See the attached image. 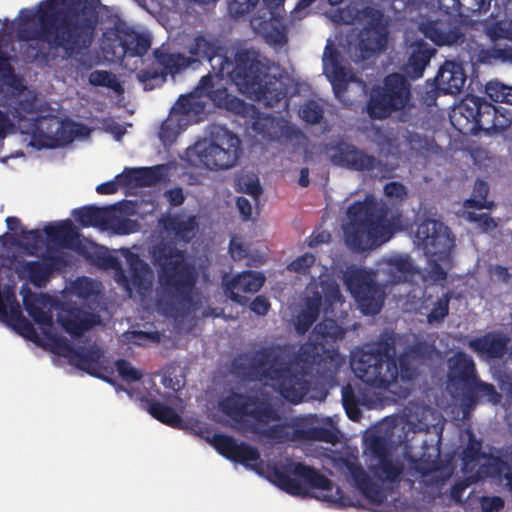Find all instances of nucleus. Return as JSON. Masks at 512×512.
Masks as SVG:
<instances>
[{
	"label": "nucleus",
	"instance_id": "f257e3e1",
	"mask_svg": "<svg viewBox=\"0 0 512 512\" xmlns=\"http://www.w3.org/2000/svg\"><path fill=\"white\" fill-rule=\"evenodd\" d=\"M94 2L99 0H44L38 5L37 27L29 29L27 16L19 23L16 31L20 41L36 40L45 44L44 50L38 45L27 44L23 56L28 62L49 61L56 57L76 62L77 66L91 69L93 63L89 50L95 40L99 13Z\"/></svg>",
	"mask_w": 512,
	"mask_h": 512
},
{
	"label": "nucleus",
	"instance_id": "f03ea898",
	"mask_svg": "<svg viewBox=\"0 0 512 512\" xmlns=\"http://www.w3.org/2000/svg\"><path fill=\"white\" fill-rule=\"evenodd\" d=\"M156 419L171 428L184 430L204 439L225 459L241 464L259 475L263 474V461L258 448L221 433L220 428L228 427L242 437L270 444L321 441L334 445L339 441V431L335 428L296 425L290 429L287 424L271 425L269 423V420H281L282 418Z\"/></svg>",
	"mask_w": 512,
	"mask_h": 512
},
{
	"label": "nucleus",
	"instance_id": "7ed1b4c3",
	"mask_svg": "<svg viewBox=\"0 0 512 512\" xmlns=\"http://www.w3.org/2000/svg\"><path fill=\"white\" fill-rule=\"evenodd\" d=\"M347 216L349 221L344 226L345 242L356 252L376 249L404 230L402 212L372 195L351 204Z\"/></svg>",
	"mask_w": 512,
	"mask_h": 512
},
{
	"label": "nucleus",
	"instance_id": "20e7f679",
	"mask_svg": "<svg viewBox=\"0 0 512 512\" xmlns=\"http://www.w3.org/2000/svg\"><path fill=\"white\" fill-rule=\"evenodd\" d=\"M190 56L179 52H170L162 45L152 52V59L136 73L137 80L143 84L144 90H153L162 86L168 75H176L188 67L206 60L217 75L232 66L226 48L216 38L197 35L188 47Z\"/></svg>",
	"mask_w": 512,
	"mask_h": 512
},
{
	"label": "nucleus",
	"instance_id": "39448f33",
	"mask_svg": "<svg viewBox=\"0 0 512 512\" xmlns=\"http://www.w3.org/2000/svg\"><path fill=\"white\" fill-rule=\"evenodd\" d=\"M232 370L244 380L273 382L282 397L295 404L300 403L310 390L306 370H294L275 347L261 348L249 358L238 355L232 361Z\"/></svg>",
	"mask_w": 512,
	"mask_h": 512
},
{
	"label": "nucleus",
	"instance_id": "423d86ee",
	"mask_svg": "<svg viewBox=\"0 0 512 512\" xmlns=\"http://www.w3.org/2000/svg\"><path fill=\"white\" fill-rule=\"evenodd\" d=\"M152 262L168 308L176 313L190 311L197 274L194 265L187 260L186 251L172 242H161L152 249Z\"/></svg>",
	"mask_w": 512,
	"mask_h": 512
},
{
	"label": "nucleus",
	"instance_id": "0eeeda50",
	"mask_svg": "<svg viewBox=\"0 0 512 512\" xmlns=\"http://www.w3.org/2000/svg\"><path fill=\"white\" fill-rule=\"evenodd\" d=\"M258 51L242 48L235 52L232 66L219 76H227L239 90L251 95L265 106L278 105L287 94L283 81L270 74V67Z\"/></svg>",
	"mask_w": 512,
	"mask_h": 512
},
{
	"label": "nucleus",
	"instance_id": "6e6552de",
	"mask_svg": "<svg viewBox=\"0 0 512 512\" xmlns=\"http://www.w3.org/2000/svg\"><path fill=\"white\" fill-rule=\"evenodd\" d=\"M267 473L271 483L292 496L306 497L308 488L319 489L325 492L324 500L337 507L351 504L338 486H334L329 478L305 463L287 459L286 462L268 464Z\"/></svg>",
	"mask_w": 512,
	"mask_h": 512
},
{
	"label": "nucleus",
	"instance_id": "1a4fd4ad",
	"mask_svg": "<svg viewBox=\"0 0 512 512\" xmlns=\"http://www.w3.org/2000/svg\"><path fill=\"white\" fill-rule=\"evenodd\" d=\"M375 346V349L358 348L353 351L350 366L355 376L365 384L387 389L399 376L396 334L392 330H384Z\"/></svg>",
	"mask_w": 512,
	"mask_h": 512
},
{
	"label": "nucleus",
	"instance_id": "9d476101",
	"mask_svg": "<svg viewBox=\"0 0 512 512\" xmlns=\"http://www.w3.org/2000/svg\"><path fill=\"white\" fill-rule=\"evenodd\" d=\"M344 334L343 328L334 319L326 318L319 322L312 331V340L300 346L296 355L297 363L303 365L307 374L315 369L326 381L333 380L343 362L336 342Z\"/></svg>",
	"mask_w": 512,
	"mask_h": 512
},
{
	"label": "nucleus",
	"instance_id": "9b49d317",
	"mask_svg": "<svg viewBox=\"0 0 512 512\" xmlns=\"http://www.w3.org/2000/svg\"><path fill=\"white\" fill-rule=\"evenodd\" d=\"M423 32L437 46H461L462 51L458 54L461 62L476 66L492 64L493 60L501 59L498 49H488L473 39L467 40L465 25L456 16L447 15L427 22Z\"/></svg>",
	"mask_w": 512,
	"mask_h": 512
},
{
	"label": "nucleus",
	"instance_id": "f8f14e48",
	"mask_svg": "<svg viewBox=\"0 0 512 512\" xmlns=\"http://www.w3.org/2000/svg\"><path fill=\"white\" fill-rule=\"evenodd\" d=\"M242 142L238 135L224 126H216L209 139L197 141L187 148L186 159L195 167L211 171L234 167L242 155Z\"/></svg>",
	"mask_w": 512,
	"mask_h": 512
},
{
	"label": "nucleus",
	"instance_id": "ddd939ff",
	"mask_svg": "<svg viewBox=\"0 0 512 512\" xmlns=\"http://www.w3.org/2000/svg\"><path fill=\"white\" fill-rule=\"evenodd\" d=\"M451 122L462 134L492 135L511 126V119L493 104L477 96H466L451 115Z\"/></svg>",
	"mask_w": 512,
	"mask_h": 512
},
{
	"label": "nucleus",
	"instance_id": "4468645a",
	"mask_svg": "<svg viewBox=\"0 0 512 512\" xmlns=\"http://www.w3.org/2000/svg\"><path fill=\"white\" fill-rule=\"evenodd\" d=\"M411 84L407 77L400 73L385 76L382 86L371 90L366 110L373 120H383L394 112L405 109L411 100Z\"/></svg>",
	"mask_w": 512,
	"mask_h": 512
},
{
	"label": "nucleus",
	"instance_id": "2eb2a0df",
	"mask_svg": "<svg viewBox=\"0 0 512 512\" xmlns=\"http://www.w3.org/2000/svg\"><path fill=\"white\" fill-rule=\"evenodd\" d=\"M345 284L365 315L378 314L384 304V291L375 281L374 274L363 269L350 271Z\"/></svg>",
	"mask_w": 512,
	"mask_h": 512
},
{
	"label": "nucleus",
	"instance_id": "dca6fc26",
	"mask_svg": "<svg viewBox=\"0 0 512 512\" xmlns=\"http://www.w3.org/2000/svg\"><path fill=\"white\" fill-rule=\"evenodd\" d=\"M332 465L338 471L348 475L359 492L374 505H381L386 500L382 488L365 472L356 456L334 454L330 457Z\"/></svg>",
	"mask_w": 512,
	"mask_h": 512
},
{
	"label": "nucleus",
	"instance_id": "f3484780",
	"mask_svg": "<svg viewBox=\"0 0 512 512\" xmlns=\"http://www.w3.org/2000/svg\"><path fill=\"white\" fill-rule=\"evenodd\" d=\"M325 149L331 163L341 168L364 172L374 170L379 164L374 155L344 140L329 143Z\"/></svg>",
	"mask_w": 512,
	"mask_h": 512
},
{
	"label": "nucleus",
	"instance_id": "a211bd4d",
	"mask_svg": "<svg viewBox=\"0 0 512 512\" xmlns=\"http://www.w3.org/2000/svg\"><path fill=\"white\" fill-rule=\"evenodd\" d=\"M321 291L317 288L312 291V295L306 298L304 309L298 314L295 321V330L299 335H304L309 331L313 323L319 317L323 295L326 302L333 304L341 298L338 285L335 282H321Z\"/></svg>",
	"mask_w": 512,
	"mask_h": 512
},
{
	"label": "nucleus",
	"instance_id": "6ab92c4d",
	"mask_svg": "<svg viewBox=\"0 0 512 512\" xmlns=\"http://www.w3.org/2000/svg\"><path fill=\"white\" fill-rule=\"evenodd\" d=\"M476 365L473 358L463 351L456 352L448 360L446 388L451 393H463L475 385L477 380Z\"/></svg>",
	"mask_w": 512,
	"mask_h": 512
},
{
	"label": "nucleus",
	"instance_id": "aec40b11",
	"mask_svg": "<svg viewBox=\"0 0 512 512\" xmlns=\"http://www.w3.org/2000/svg\"><path fill=\"white\" fill-rule=\"evenodd\" d=\"M415 238L428 256L446 254L452 246L448 227L433 219H426L417 226Z\"/></svg>",
	"mask_w": 512,
	"mask_h": 512
},
{
	"label": "nucleus",
	"instance_id": "412c9836",
	"mask_svg": "<svg viewBox=\"0 0 512 512\" xmlns=\"http://www.w3.org/2000/svg\"><path fill=\"white\" fill-rule=\"evenodd\" d=\"M224 416H279L258 396L230 392L218 403Z\"/></svg>",
	"mask_w": 512,
	"mask_h": 512
},
{
	"label": "nucleus",
	"instance_id": "4be33fe9",
	"mask_svg": "<svg viewBox=\"0 0 512 512\" xmlns=\"http://www.w3.org/2000/svg\"><path fill=\"white\" fill-rule=\"evenodd\" d=\"M435 352V345L425 340H417L412 345H408L397 359L399 376L408 381L415 379L418 375L415 364L431 359Z\"/></svg>",
	"mask_w": 512,
	"mask_h": 512
},
{
	"label": "nucleus",
	"instance_id": "5701e85b",
	"mask_svg": "<svg viewBox=\"0 0 512 512\" xmlns=\"http://www.w3.org/2000/svg\"><path fill=\"white\" fill-rule=\"evenodd\" d=\"M265 282V277L256 271H244L229 281L224 282L225 294L235 303L245 305L248 298L242 293L254 294L258 292Z\"/></svg>",
	"mask_w": 512,
	"mask_h": 512
},
{
	"label": "nucleus",
	"instance_id": "b1692460",
	"mask_svg": "<svg viewBox=\"0 0 512 512\" xmlns=\"http://www.w3.org/2000/svg\"><path fill=\"white\" fill-rule=\"evenodd\" d=\"M196 91L200 96L208 97L218 108H223L236 114L245 110L246 103L238 97L229 94L226 87L215 88L213 77L210 74L203 76Z\"/></svg>",
	"mask_w": 512,
	"mask_h": 512
},
{
	"label": "nucleus",
	"instance_id": "393cba45",
	"mask_svg": "<svg viewBox=\"0 0 512 512\" xmlns=\"http://www.w3.org/2000/svg\"><path fill=\"white\" fill-rule=\"evenodd\" d=\"M464 62L446 60L435 76V86L443 94L455 95L462 91L467 76L463 67Z\"/></svg>",
	"mask_w": 512,
	"mask_h": 512
},
{
	"label": "nucleus",
	"instance_id": "a878e982",
	"mask_svg": "<svg viewBox=\"0 0 512 512\" xmlns=\"http://www.w3.org/2000/svg\"><path fill=\"white\" fill-rule=\"evenodd\" d=\"M377 463L370 467L373 476L383 483L398 484L403 474V465L395 462L387 449L378 441L373 445Z\"/></svg>",
	"mask_w": 512,
	"mask_h": 512
},
{
	"label": "nucleus",
	"instance_id": "bb28decb",
	"mask_svg": "<svg viewBox=\"0 0 512 512\" xmlns=\"http://www.w3.org/2000/svg\"><path fill=\"white\" fill-rule=\"evenodd\" d=\"M509 342L510 338L503 333L487 332L469 340L468 347L480 356L500 359L506 354Z\"/></svg>",
	"mask_w": 512,
	"mask_h": 512
},
{
	"label": "nucleus",
	"instance_id": "cd10ccee",
	"mask_svg": "<svg viewBox=\"0 0 512 512\" xmlns=\"http://www.w3.org/2000/svg\"><path fill=\"white\" fill-rule=\"evenodd\" d=\"M434 54L435 49L423 40L411 43L407 61L402 66L405 76L413 80L421 78Z\"/></svg>",
	"mask_w": 512,
	"mask_h": 512
},
{
	"label": "nucleus",
	"instance_id": "c85d7f7f",
	"mask_svg": "<svg viewBox=\"0 0 512 512\" xmlns=\"http://www.w3.org/2000/svg\"><path fill=\"white\" fill-rule=\"evenodd\" d=\"M164 176V166L125 168L116 176L123 186L149 187L158 184Z\"/></svg>",
	"mask_w": 512,
	"mask_h": 512
},
{
	"label": "nucleus",
	"instance_id": "c756f323",
	"mask_svg": "<svg viewBox=\"0 0 512 512\" xmlns=\"http://www.w3.org/2000/svg\"><path fill=\"white\" fill-rule=\"evenodd\" d=\"M383 264L388 281L393 284L408 282L419 272L411 256L408 254L392 256L385 259Z\"/></svg>",
	"mask_w": 512,
	"mask_h": 512
},
{
	"label": "nucleus",
	"instance_id": "7c9ffc66",
	"mask_svg": "<svg viewBox=\"0 0 512 512\" xmlns=\"http://www.w3.org/2000/svg\"><path fill=\"white\" fill-rule=\"evenodd\" d=\"M114 34L119 40L122 56L141 57L151 47V38L148 34L138 33L132 29H117Z\"/></svg>",
	"mask_w": 512,
	"mask_h": 512
},
{
	"label": "nucleus",
	"instance_id": "2f4dec72",
	"mask_svg": "<svg viewBox=\"0 0 512 512\" xmlns=\"http://www.w3.org/2000/svg\"><path fill=\"white\" fill-rule=\"evenodd\" d=\"M162 226L172 233L178 241L189 243L198 230V222L194 215L184 217L180 214L168 215L162 219Z\"/></svg>",
	"mask_w": 512,
	"mask_h": 512
},
{
	"label": "nucleus",
	"instance_id": "473e14b6",
	"mask_svg": "<svg viewBox=\"0 0 512 512\" xmlns=\"http://www.w3.org/2000/svg\"><path fill=\"white\" fill-rule=\"evenodd\" d=\"M126 259L130 270L132 286L140 294L149 291L152 288L154 278L149 264L136 253H129Z\"/></svg>",
	"mask_w": 512,
	"mask_h": 512
},
{
	"label": "nucleus",
	"instance_id": "72a5a7b5",
	"mask_svg": "<svg viewBox=\"0 0 512 512\" xmlns=\"http://www.w3.org/2000/svg\"><path fill=\"white\" fill-rule=\"evenodd\" d=\"M483 400L492 404H498L501 401V394L497 392L493 384L482 382L477 377L475 385L469 388L463 395L464 407L462 416H469L470 409H473L479 401Z\"/></svg>",
	"mask_w": 512,
	"mask_h": 512
},
{
	"label": "nucleus",
	"instance_id": "f704fd0d",
	"mask_svg": "<svg viewBox=\"0 0 512 512\" xmlns=\"http://www.w3.org/2000/svg\"><path fill=\"white\" fill-rule=\"evenodd\" d=\"M64 330L73 337H80L93 327V315L79 307H70L66 314L59 318Z\"/></svg>",
	"mask_w": 512,
	"mask_h": 512
},
{
	"label": "nucleus",
	"instance_id": "c9c22d12",
	"mask_svg": "<svg viewBox=\"0 0 512 512\" xmlns=\"http://www.w3.org/2000/svg\"><path fill=\"white\" fill-rule=\"evenodd\" d=\"M485 34L492 40L506 39L512 42V20H486L483 23ZM502 60L512 61V46L498 48Z\"/></svg>",
	"mask_w": 512,
	"mask_h": 512
},
{
	"label": "nucleus",
	"instance_id": "e433bc0d",
	"mask_svg": "<svg viewBox=\"0 0 512 512\" xmlns=\"http://www.w3.org/2000/svg\"><path fill=\"white\" fill-rule=\"evenodd\" d=\"M110 207L88 205L75 209L73 215L82 227H99L105 229Z\"/></svg>",
	"mask_w": 512,
	"mask_h": 512
},
{
	"label": "nucleus",
	"instance_id": "4c0bfd02",
	"mask_svg": "<svg viewBox=\"0 0 512 512\" xmlns=\"http://www.w3.org/2000/svg\"><path fill=\"white\" fill-rule=\"evenodd\" d=\"M43 232L51 242H55L61 247H71L79 234L70 220L59 222L56 225L48 224L43 228Z\"/></svg>",
	"mask_w": 512,
	"mask_h": 512
},
{
	"label": "nucleus",
	"instance_id": "58836bf2",
	"mask_svg": "<svg viewBox=\"0 0 512 512\" xmlns=\"http://www.w3.org/2000/svg\"><path fill=\"white\" fill-rule=\"evenodd\" d=\"M325 70L336 98L341 99L347 92L348 84L352 81L353 75L341 65L336 56L331 57L330 68L326 66Z\"/></svg>",
	"mask_w": 512,
	"mask_h": 512
},
{
	"label": "nucleus",
	"instance_id": "ea45409f",
	"mask_svg": "<svg viewBox=\"0 0 512 512\" xmlns=\"http://www.w3.org/2000/svg\"><path fill=\"white\" fill-rule=\"evenodd\" d=\"M74 357L76 359V366L87 372L88 374L101 378L108 383L113 384L114 381L101 373V367L99 359L101 352L99 350L88 349L82 351H74Z\"/></svg>",
	"mask_w": 512,
	"mask_h": 512
},
{
	"label": "nucleus",
	"instance_id": "a19ab883",
	"mask_svg": "<svg viewBox=\"0 0 512 512\" xmlns=\"http://www.w3.org/2000/svg\"><path fill=\"white\" fill-rule=\"evenodd\" d=\"M387 33L382 28H365L359 42V48L368 56L385 49Z\"/></svg>",
	"mask_w": 512,
	"mask_h": 512
},
{
	"label": "nucleus",
	"instance_id": "79ce46f5",
	"mask_svg": "<svg viewBox=\"0 0 512 512\" xmlns=\"http://www.w3.org/2000/svg\"><path fill=\"white\" fill-rule=\"evenodd\" d=\"M22 271L27 274L29 281L38 288L44 287L51 274L44 261H27L22 265Z\"/></svg>",
	"mask_w": 512,
	"mask_h": 512
},
{
	"label": "nucleus",
	"instance_id": "37998d69",
	"mask_svg": "<svg viewBox=\"0 0 512 512\" xmlns=\"http://www.w3.org/2000/svg\"><path fill=\"white\" fill-rule=\"evenodd\" d=\"M105 229H110L118 235H128L137 231L138 223L136 220L116 215L114 208L110 207Z\"/></svg>",
	"mask_w": 512,
	"mask_h": 512
},
{
	"label": "nucleus",
	"instance_id": "c03bdc74",
	"mask_svg": "<svg viewBox=\"0 0 512 512\" xmlns=\"http://www.w3.org/2000/svg\"><path fill=\"white\" fill-rule=\"evenodd\" d=\"M23 305L28 315L33 321L41 326L52 325V315L49 311H45L39 304L35 296L23 298Z\"/></svg>",
	"mask_w": 512,
	"mask_h": 512
},
{
	"label": "nucleus",
	"instance_id": "a18cd8bd",
	"mask_svg": "<svg viewBox=\"0 0 512 512\" xmlns=\"http://www.w3.org/2000/svg\"><path fill=\"white\" fill-rule=\"evenodd\" d=\"M284 1L285 0H264V3L267 7L266 11L263 13L262 16H252L250 20L253 29L261 33L267 32L271 25L270 21L274 17L273 10L278 9L280 6H282L284 4Z\"/></svg>",
	"mask_w": 512,
	"mask_h": 512
},
{
	"label": "nucleus",
	"instance_id": "49530a36",
	"mask_svg": "<svg viewBox=\"0 0 512 512\" xmlns=\"http://www.w3.org/2000/svg\"><path fill=\"white\" fill-rule=\"evenodd\" d=\"M489 193V186L484 180L477 179L473 188V197L465 201L464 206L466 208L476 209H490L492 203L486 201V197Z\"/></svg>",
	"mask_w": 512,
	"mask_h": 512
},
{
	"label": "nucleus",
	"instance_id": "de8ad7c7",
	"mask_svg": "<svg viewBox=\"0 0 512 512\" xmlns=\"http://www.w3.org/2000/svg\"><path fill=\"white\" fill-rule=\"evenodd\" d=\"M452 299V291L448 290L433 305L431 311L427 315L429 324L440 323L449 314V303Z\"/></svg>",
	"mask_w": 512,
	"mask_h": 512
},
{
	"label": "nucleus",
	"instance_id": "09e8293b",
	"mask_svg": "<svg viewBox=\"0 0 512 512\" xmlns=\"http://www.w3.org/2000/svg\"><path fill=\"white\" fill-rule=\"evenodd\" d=\"M492 0H453L457 4L460 15L470 16L486 13L491 6Z\"/></svg>",
	"mask_w": 512,
	"mask_h": 512
},
{
	"label": "nucleus",
	"instance_id": "8fccbe9b",
	"mask_svg": "<svg viewBox=\"0 0 512 512\" xmlns=\"http://www.w3.org/2000/svg\"><path fill=\"white\" fill-rule=\"evenodd\" d=\"M342 404L347 416H362L360 411L361 401L355 394L353 387L347 384L342 387Z\"/></svg>",
	"mask_w": 512,
	"mask_h": 512
},
{
	"label": "nucleus",
	"instance_id": "3c124183",
	"mask_svg": "<svg viewBox=\"0 0 512 512\" xmlns=\"http://www.w3.org/2000/svg\"><path fill=\"white\" fill-rule=\"evenodd\" d=\"M115 368L119 377L126 383L138 382L143 377V372L135 368L131 362L126 359L115 361Z\"/></svg>",
	"mask_w": 512,
	"mask_h": 512
},
{
	"label": "nucleus",
	"instance_id": "603ef678",
	"mask_svg": "<svg viewBox=\"0 0 512 512\" xmlns=\"http://www.w3.org/2000/svg\"><path fill=\"white\" fill-rule=\"evenodd\" d=\"M299 115L309 124H319L323 119L324 111L316 101L308 100L301 106Z\"/></svg>",
	"mask_w": 512,
	"mask_h": 512
},
{
	"label": "nucleus",
	"instance_id": "864d4df0",
	"mask_svg": "<svg viewBox=\"0 0 512 512\" xmlns=\"http://www.w3.org/2000/svg\"><path fill=\"white\" fill-rule=\"evenodd\" d=\"M161 384L166 389L177 392L184 387L185 381L179 377L178 368L173 364H169L163 369Z\"/></svg>",
	"mask_w": 512,
	"mask_h": 512
},
{
	"label": "nucleus",
	"instance_id": "5fc2aeb1",
	"mask_svg": "<svg viewBox=\"0 0 512 512\" xmlns=\"http://www.w3.org/2000/svg\"><path fill=\"white\" fill-rule=\"evenodd\" d=\"M101 265L105 268L115 269V280L130 291L131 278L129 279L125 271L122 269L119 260L111 255L102 257Z\"/></svg>",
	"mask_w": 512,
	"mask_h": 512
},
{
	"label": "nucleus",
	"instance_id": "6e6d98bb",
	"mask_svg": "<svg viewBox=\"0 0 512 512\" xmlns=\"http://www.w3.org/2000/svg\"><path fill=\"white\" fill-rule=\"evenodd\" d=\"M20 235L25 241L24 248L29 251L30 254H34V251L39 249L43 243V237L39 229L26 230L21 228Z\"/></svg>",
	"mask_w": 512,
	"mask_h": 512
},
{
	"label": "nucleus",
	"instance_id": "4d7b16f0",
	"mask_svg": "<svg viewBox=\"0 0 512 512\" xmlns=\"http://www.w3.org/2000/svg\"><path fill=\"white\" fill-rule=\"evenodd\" d=\"M507 87L500 81L491 80L485 85V93L492 101L505 103Z\"/></svg>",
	"mask_w": 512,
	"mask_h": 512
},
{
	"label": "nucleus",
	"instance_id": "13d9d810",
	"mask_svg": "<svg viewBox=\"0 0 512 512\" xmlns=\"http://www.w3.org/2000/svg\"><path fill=\"white\" fill-rule=\"evenodd\" d=\"M315 260V256L312 253H304L289 263L287 269L292 272L307 274Z\"/></svg>",
	"mask_w": 512,
	"mask_h": 512
},
{
	"label": "nucleus",
	"instance_id": "bf43d9fd",
	"mask_svg": "<svg viewBox=\"0 0 512 512\" xmlns=\"http://www.w3.org/2000/svg\"><path fill=\"white\" fill-rule=\"evenodd\" d=\"M259 0H229L228 10L234 18L249 13L258 4Z\"/></svg>",
	"mask_w": 512,
	"mask_h": 512
},
{
	"label": "nucleus",
	"instance_id": "052dcab7",
	"mask_svg": "<svg viewBox=\"0 0 512 512\" xmlns=\"http://www.w3.org/2000/svg\"><path fill=\"white\" fill-rule=\"evenodd\" d=\"M89 83L94 86L113 87L115 83L114 76L106 70H95L89 74Z\"/></svg>",
	"mask_w": 512,
	"mask_h": 512
},
{
	"label": "nucleus",
	"instance_id": "680f3d73",
	"mask_svg": "<svg viewBox=\"0 0 512 512\" xmlns=\"http://www.w3.org/2000/svg\"><path fill=\"white\" fill-rule=\"evenodd\" d=\"M43 261L49 269V273L52 275L54 271H63L68 266V260L65 255L59 254H47L43 257Z\"/></svg>",
	"mask_w": 512,
	"mask_h": 512
},
{
	"label": "nucleus",
	"instance_id": "e2e57ef3",
	"mask_svg": "<svg viewBox=\"0 0 512 512\" xmlns=\"http://www.w3.org/2000/svg\"><path fill=\"white\" fill-rule=\"evenodd\" d=\"M35 111V98H25L19 100L12 111V115L18 121L25 119V114H31Z\"/></svg>",
	"mask_w": 512,
	"mask_h": 512
},
{
	"label": "nucleus",
	"instance_id": "0e129e2a",
	"mask_svg": "<svg viewBox=\"0 0 512 512\" xmlns=\"http://www.w3.org/2000/svg\"><path fill=\"white\" fill-rule=\"evenodd\" d=\"M468 219L472 222L478 223V226L483 232H488L497 227L496 221L486 213L476 214L474 212H469Z\"/></svg>",
	"mask_w": 512,
	"mask_h": 512
},
{
	"label": "nucleus",
	"instance_id": "69168bd1",
	"mask_svg": "<svg viewBox=\"0 0 512 512\" xmlns=\"http://www.w3.org/2000/svg\"><path fill=\"white\" fill-rule=\"evenodd\" d=\"M504 507V500L499 496H484L481 499L483 512H498Z\"/></svg>",
	"mask_w": 512,
	"mask_h": 512
},
{
	"label": "nucleus",
	"instance_id": "338daca9",
	"mask_svg": "<svg viewBox=\"0 0 512 512\" xmlns=\"http://www.w3.org/2000/svg\"><path fill=\"white\" fill-rule=\"evenodd\" d=\"M250 309L259 316H265L270 309V302L265 296L258 295L250 303Z\"/></svg>",
	"mask_w": 512,
	"mask_h": 512
},
{
	"label": "nucleus",
	"instance_id": "774afa93",
	"mask_svg": "<svg viewBox=\"0 0 512 512\" xmlns=\"http://www.w3.org/2000/svg\"><path fill=\"white\" fill-rule=\"evenodd\" d=\"M384 193L388 197L403 199L406 196L405 186L397 181H392L384 186Z\"/></svg>",
	"mask_w": 512,
	"mask_h": 512
}]
</instances>
